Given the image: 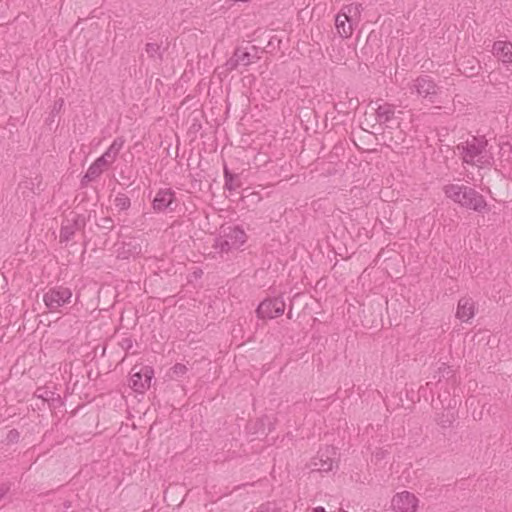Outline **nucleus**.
<instances>
[{"instance_id": "19", "label": "nucleus", "mask_w": 512, "mask_h": 512, "mask_svg": "<svg viewBox=\"0 0 512 512\" xmlns=\"http://www.w3.org/2000/svg\"><path fill=\"white\" fill-rule=\"evenodd\" d=\"M224 188L233 191L240 187L239 176L232 173L226 166L224 167Z\"/></svg>"}, {"instance_id": "14", "label": "nucleus", "mask_w": 512, "mask_h": 512, "mask_svg": "<svg viewBox=\"0 0 512 512\" xmlns=\"http://www.w3.org/2000/svg\"><path fill=\"white\" fill-rule=\"evenodd\" d=\"M337 33L343 39L349 38L353 33L352 21L344 13H338L335 17Z\"/></svg>"}, {"instance_id": "5", "label": "nucleus", "mask_w": 512, "mask_h": 512, "mask_svg": "<svg viewBox=\"0 0 512 512\" xmlns=\"http://www.w3.org/2000/svg\"><path fill=\"white\" fill-rule=\"evenodd\" d=\"M176 193L171 188H161L152 200L155 213H172L177 208Z\"/></svg>"}, {"instance_id": "18", "label": "nucleus", "mask_w": 512, "mask_h": 512, "mask_svg": "<svg viewBox=\"0 0 512 512\" xmlns=\"http://www.w3.org/2000/svg\"><path fill=\"white\" fill-rule=\"evenodd\" d=\"M463 184H447L443 187L445 196L461 206Z\"/></svg>"}, {"instance_id": "36", "label": "nucleus", "mask_w": 512, "mask_h": 512, "mask_svg": "<svg viewBox=\"0 0 512 512\" xmlns=\"http://www.w3.org/2000/svg\"><path fill=\"white\" fill-rule=\"evenodd\" d=\"M94 181L92 178H87V173L81 178L80 185L81 187H86L89 182Z\"/></svg>"}, {"instance_id": "11", "label": "nucleus", "mask_w": 512, "mask_h": 512, "mask_svg": "<svg viewBox=\"0 0 512 512\" xmlns=\"http://www.w3.org/2000/svg\"><path fill=\"white\" fill-rule=\"evenodd\" d=\"M251 62V54L246 49L237 47L233 55L226 61L225 67L227 71H232L239 66H248Z\"/></svg>"}, {"instance_id": "35", "label": "nucleus", "mask_w": 512, "mask_h": 512, "mask_svg": "<svg viewBox=\"0 0 512 512\" xmlns=\"http://www.w3.org/2000/svg\"><path fill=\"white\" fill-rule=\"evenodd\" d=\"M506 149H508V152L512 154V143L509 141L502 143L501 150L505 153Z\"/></svg>"}, {"instance_id": "22", "label": "nucleus", "mask_w": 512, "mask_h": 512, "mask_svg": "<svg viewBox=\"0 0 512 512\" xmlns=\"http://www.w3.org/2000/svg\"><path fill=\"white\" fill-rule=\"evenodd\" d=\"M362 10V4H350L344 6L339 13H344L352 21L353 17L360 16Z\"/></svg>"}, {"instance_id": "4", "label": "nucleus", "mask_w": 512, "mask_h": 512, "mask_svg": "<svg viewBox=\"0 0 512 512\" xmlns=\"http://www.w3.org/2000/svg\"><path fill=\"white\" fill-rule=\"evenodd\" d=\"M154 370L151 366H137L131 369L130 387L137 393H144L151 386Z\"/></svg>"}, {"instance_id": "39", "label": "nucleus", "mask_w": 512, "mask_h": 512, "mask_svg": "<svg viewBox=\"0 0 512 512\" xmlns=\"http://www.w3.org/2000/svg\"><path fill=\"white\" fill-rule=\"evenodd\" d=\"M63 505H64V508H65V509H69V508L71 507V502H70V501H65V502L63 503Z\"/></svg>"}, {"instance_id": "30", "label": "nucleus", "mask_w": 512, "mask_h": 512, "mask_svg": "<svg viewBox=\"0 0 512 512\" xmlns=\"http://www.w3.org/2000/svg\"><path fill=\"white\" fill-rule=\"evenodd\" d=\"M454 421V417L453 415L449 416V415H445L443 414L439 420H438V424L442 427V428H449L452 426V423Z\"/></svg>"}, {"instance_id": "25", "label": "nucleus", "mask_w": 512, "mask_h": 512, "mask_svg": "<svg viewBox=\"0 0 512 512\" xmlns=\"http://www.w3.org/2000/svg\"><path fill=\"white\" fill-rule=\"evenodd\" d=\"M451 374L452 370L450 366H448L446 363H441L432 379L438 383L442 378L449 377Z\"/></svg>"}, {"instance_id": "27", "label": "nucleus", "mask_w": 512, "mask_h": 512, "mask_svg": "<svg viewBox=\"0 0 512 512\" xmlns=\"http://www.w3.org/2000/svg\"><path fill=\"white\" fill-rule=\"evenodd\" d=\"M93 163L103 171L104 168L113 163V161L103 153Z\"/></svg>"}, {"instance_id": "12", "label": "nucleus", "mask_w": 512, "mask_h": 512, "mask_svg": "<svg viewBox=\"0 0 512 512\" xmlns=\"http://www.w3.org/2000/svg\"><path fill=\"white\" fill-rule=\"evenodd\" d=\"M475 314L474 302L471 298L463 297L458 301L456 317L467 322Z\"/></svg>"}, {"instance_id": "9", "label": "nucleus", "mask_w": 512, "mask_h": 512, "mask_svg": "<svg viewBox=\"0 0 512 512\" xmlns=\"http://www.w3.org/2000/svg\"><path fill=\"white\" fill-rule=\"evenodd\" d=\"M86 226V218L83 215L76 214L70 221L67 220L65 224H62L60 229V242L67 243L71 241L78 230H83Z\"/></svg>"}, {"instance_id": "13", "label": "nucleus", "mask_w": 512, "mask_h": 512, "mask_svg": "<svg viewBox=\"0 0 512 512\" xmlns=\"http://www.w3.org/2000/svg\"><path fill=\"white\" fill-rule=\"evenodd\" d=\"M493 54L503 63H512V43L505 41L494 42Z\"/></svg>"}, {"instance_id": "29", "label": "nucleus", "mask_w": 512, "mask_h": 512, "mask_svg": "<svg viewBox=\"0 0 512 512\" xmlns=\"http://www.w3.org/2000/svg\"><path fill=\"white\" fill-rule=\"evenodd\" d=\"M102 170L100 168H98L94 163H92L88 170H87V178H92L93 180H96L101 174H102Z\"/></svg>"}, {"instance_id": "34", "label": "nucleus", "mask_w": 512, "mask_h": 512, "mask_svg": "<svg viewBox=\"0 0 512 512\" xmlns=\"http://www.w3.org/2000/svg\"><path fill=\"white\" fill-rule=\"evenodd\" d=\"M258 512H280L279 509H277L276 507H271L269 504L268 505H263L260 507V510Z\"/></svg>"}, {"instance_id": "28", "label": "nucleus", "mask_w": 512, "mask_h": 512, "mask_svg": "<svg viewBox=\"0 0 512 512\" xmlns=\"http://www.w3.org/2000/svg\"><path fill=\"white\" fill-rule=\"evenodd\" d=\"M36 395H37V397L42 398L44 401H47V402L54 401V399H55L54 392L46 391L41 388L37 389Z\"/></svg>"}, {"instance_id": "26", "label": "nucleus", "mask_w": 512, "mask_h": 512, "mask_svg": "<svg viewBox=\"0 0 512 512\" xmlns=\"http://www.w3.org/2000/svg\"><path fill=\"white\" fill-rule=\"evenodd\" d=\"M97 226L100 228V229H103V230H106V231H112L113 228H114V221L111 217L107 216V217H103L99 220V222H97Z\"/></svg>"}, {"instance_id": "23", "label": "nucleus", "mask_w": 512, "mask_h": 512, "mask_svg": "<svg viewBox=\"0 0 512 512\" xmlns=\"http://www.w3.org/2000/svg\"><path fill=\"white\" fill-rule=\"evenodd\" d=\"M313 470H317L320 472H328L331 471L333 468V460L329 457L326 459H323L322 457L319 459H315L313 462Z\"/></svg>"}, {"instance_id": "2", "label": "nucleus", "mask_w": 512, "mask_h": 512, "mask_svg": "<svg viewBox=\"0 0 512 512\" xmlns=\"http://www.w3.org/2000/svg\"><path fill=\"white\" fill-rule=\"evenodd\" d=\"M246 239L245 231L239 226H222L220 235L214 240L213 247L220 253H227L239 249Z\"/></svg>"}, {"instance_id": "42", "label": "nucleus", "mask_w": 512, "mask_h": 512, "mask_svg": "<svg viewBox=\"0 0 512 512\" xmlns=\"http://www.w3.org/2000/svg\"><path fill=\"white\" fill-rule=\"evenodd\" d=\"M56 107H59V104H58V102H55V108H56Z\"/></svg>"}, {"instance_id": "41", "label": "nucleus", "mask_w": 512, "mask_h": 512, "mask_svg": "<svg viewBox=\"0 0 512 512\" xmlns=\"http://www.w3.org/2000/svg\"><path fill=\"white\" fill-rule=\"evenodd\" d=\"M56 107H59V104H58V102H55V108H56Z\"/></svg>"}, {"instance_id": "15", "label": "nucleus", "mask_w": 512, "mask_h": 512, "mask_svg": "<svg viewBox=\"0 0 512 512\" xmlns=\"http://www.w3.org/2000/svg\"><path fill=\"white\" fill-rule=\"evenodd\" d=\"M376 120L379 124H385L395 116V106L390 103H384L379 105L376 109Z\"/></svg>"}, {"instance_id": "37", "label": "nucleus", "mask_w": 512, "mask_h": 512, "mask_svg": "<svg viewBox=\"0 0 512 512\" xmlns=\"http://www.w3.org/2000/svg\"><path fill=\"white\" fill-rule=\"evenodd\" d=\"M385 454H386V452H385V451H383V450H379V451H377V452L374 454V456H375V458H376L377 460H381V459H383V458L385 457Z\"/></svg>"}, {"instance_id": "6", "label": "nucleus", "mask_w": 512, "mask_h": 512, "mask_svg": "<svg viewBox=\"0 0 512 512\" xmlns=\"http://www.w3.org/2000/svg\"><path fill=\"white\" fill-rule=\"evenodd\" d=\"M461 197V207L473 210L478 213H483L488 210V204L484 196L470 186L464 185Z\"/></svg>"}, {"instance_id": "1", "label": "nucleus", "mask_w": 512, "mask_h": 512, "mask_svg": "<svg viewBox=\"0 0 512 512\" xmlns=\"http://www.w3.org/2000/svg\"><path fill=\"white\" fill-rule=\"evenodd\" d=\"M487 147L488 140L485 136H472L456 146L464 163L480 168L491 167L494 164V157Z\"/></svg>"}, {"instance_id": "10", "label": "nucleus", "mask_w": 512, "mask_h": 512, "mask_svg": "<svg viewBox=\"0 0 512 512\" xmlns=\"http://www.w3.org/2000/svg\"><path fill=\"white\" fill-rule=\"evenodd\" d=\"M413 88L419 96L429 98L433 102V98L438 93V87L430 76H419L414 80Z\"/></svg>"}, {"instance_id": "31", "label": "nucleus", "mask_w": 512, "mask_h": 512, "mask_svg": "<svg viewBox=\"0 0 512 512\" xmlns=\"http://www.w3.org/2000/svg\"><path fill=\"white\" fill-rule=\"evenodd\" d=\"M171 371H172L173 375L180 377V376H183L188 371V368L186 365H184L182 363H176L171 368Z\"/></svg>"}, {"instance_id": "21", "label": "nucleus", "mask_w": 512, "mask_h": 512, "mask_svg": "<svg viewBox=\"0 0 512 512\" xmlns=\"http://www.w3.org/2000/svg\"><path fill=\"white\" fill-rule=\"evenodd\" d=\"M124 143L125 140L123 137H116L104 153L114 162L120 150L123 148Z\"/></svg>"}, {"instance_id": "3", "label": "nucleus", "mask_w": 512, "mask_h": 512, "mask_svg": "<svg viewBox=\"0 0 512 512\" xmlns=\"http://www.w3.org/2000/svg\"><path fill=\"white\" fill-rule=\"evenodd\" d=\"M72 291L62 285L49 288L43 295V301L51 312L57 311L60 307L69 304L72 298Z\"/></svg>"}, {"instance_id": "7", "label": "nucleus", "mask_w": 512, "mask_h": 512, "mask_svg": "<svg viewBox=\"0 0 512 512\" xmlns=\"http://www.w3.org/2000/svg\"><path fill=\"white\" fill-rule=\"evenodd\" d=\"M285 310V302L280 297L263 300L257 307V316L261 319H273L281 316Z\"/></svg>"}, {"instance_id": "8", "label": "nucleus", "mask_w": 512, "mask_h": 512, "mask_svg": "<svg viewBox=\"0 0 512 512\" xmlns=\"http://www.w3.org/2000/svg\"><path fill=\"white\" fill-rule=\"evenodd\" d=\"M418 502L413 493L403 491L392 498V507L395 512H416Z\"/></svg>"}, {"instance_id": "32", "label": "nucleus", "mask_w": 512, "mask_h": 512, "mask_svg": "<svg viewBox=\"0 0 512 512\" xmlns=\"http://www.w3.org/2000/svg\"><path fill=\"white\" fill-rule=\"evenodd\" d=\"M20 439V433L17 429H11L7 433L6 441L8 443H17Z\"/></svg>"}, {"instance_id": "33", "label": "nucleus", "mask_w": 512, "mask_h": 512, "mask_svg": "<svg viewBox=\"0 0 512 512\" xmlns=\"http://www.w3.org/2000/svg\"><path fill=\"white\" fill-rule=\"evenodd\" d=\"M120 346L123 350L129 351L133 347V341L131 338H123L120 342Z\"/></svg>"}, {"instance_id": "17", "label": "nucleus", "mask_w": 512, "mask_h": 512, "mask_svg": "<svg viewBox=\"0 0 512 512\" xmlns=\"http://www.w3.org/2000/svg\"><path fill=\"white\" fill-rule=\"evenodd\" d=\"M460 66L462 67L460 70L467 77H473L477 75L481 69L480 62L474 57L464 59L460 63Z\"/></svg>"}, {"instance_id": "24", "label": "nucleus", "mask_w": 512, "mask_h": 512, "mask_svg": "<svg viewBox=\"0 0 512 512\" xmlns=\"http://www.w3.org/2000/svg\"><path fill=\"white\" fill-rule=\"evenodd\" d=\"M114 204L118 211H126L131 207V200L126 194L118 193L114 199Z\"/></svg>"}, {"instance_id": "16", "label": "nucleus", "mask_w": 512, "mask_h": 512, "mask_svg": "<svg viewBox=\"0 0 512 512\" xmlns=\"http://www.w3.org/2000/svg\"><path fill=\"white\" fill-rule=\"evenodd\" d=\"M141 250V245L134 240L123 242L121 248L119 249L118 257L127 259L130 256L139 255Z\"/></svg>"}, {"instance_id": "20", "label": "nucleus", "mask_w": 512, "mask_h": 512, "mask_svg": "<svg viewBox=\"0 0 512 512\" xmlns=\"http://www.w3.org/2000/svg\"><path fill=\"white\" fill-rule=\"evenodd\" d=\"M145 51L148 54L149 58L157 62H162L164 49H162L160 44L147 43L145 46Z\"/></svg>"}, {"instance_id": "38", "label": "nucleus", "mask_w": 512, "mask_h": 512, "mask_svg": "<svg viewBox=\"0 0 512 512\" xmlns=\"http://www.w3.org/2000/svg\"><path fill=\"white\" fill-rule=\"evenodd\" d=\"M313 512H327L323 507L319 506L313 509Z\"/></svg>"}, {"instance_id": "40", "label": "nucleus", "mask_w": 512, "mask_h": 512, "mask_svg": "<svg viewBox=\"0 0 512 512\" xmlns=\"http://www.w3.org/2000/svg\"><path fill=\"white\" fill-rule=\"evenodd\" d=\"M63 104V99H59V107H61Z\"/></svg>"}]
</instances>
